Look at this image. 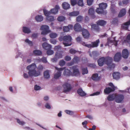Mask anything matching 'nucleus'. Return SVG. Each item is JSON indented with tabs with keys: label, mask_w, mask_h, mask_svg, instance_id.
<instances>
[{
	"label": "nucleus",
	"mask_w": 130,
	"mask_h": 130,
	"mask_svg": "<svg viewBox=\"0 0 130 130\" xmlns=\"http://www.w3.org/2000/svg\"><path fill=\"white\" fill-rule=\"evenodd\" d=\"M36 64L35 63L27 66V68L29 70L28 73L29 76L37 77L40 75V72L36 70Z\"/></svg>",
	"instance_id": "f257e3e1"
},
{
	"label": "nucleus",
	"mask_w": 130,
	"mask_h": 130,
	"mask_svg": "<svg viewBox=\"0 0 130 130\" xmlns=\"http://www.w3.org/2000/svg\"><path fill=\"white\" fill-rule=\"evenodd\" d=\"M71 37L69 35L64 36V42L63 43L64 46H66L71 45Z\"/></svg>",
	"instance_id": "f03ea898"
},
{
	"label": "nucleus",
	"mask_w": 130,
	"mask_h": 130,
	"mask_svg": "<svg viewBox=\"0 0 130 130\" xmlns=\"http://www.w3.org/2000/svg\"><path fill=\"white\" fill-rule=\"evenodd\" d=\"M55 69L57 71H56L55 72V73L54 75V78L56 79H57L61 76V71L63 70V68H59L56 67Z\"/></svg>",
	"instance_id": "7ed1b4c3"
},
{
	"label": "nucleus",
	"mask_w": 130,
	"mask_h": 130,
	"mask_svg": "<svg viewBox=\"0 0 130 130\" xmlns=\"http://www.w3.org/2000/svg\"><path fill=\"white\" fill-rule=\"evenodd\" d=\"M41 30H42L41 32L42 35H45L50 32L49 26L46 25H42L41 27Z\"/></svg>",
	"instance_id": "20e7f679"
},
{
	"label": "nucleus",
	"mask_w": 130,
	"mask_h": 130,
	"mask_svg": "<svg viewBox=\"0 0 130 130\" xmlns=\"http://www.w3.org/2000/svg\"><path fill=\"white\" fill-rule=\"evenodd\" d=\"M63 92L65 93L69 92L72 89L71 85L68 83H65L63 85Z\"/></svg>",
	"instance_id": "39448f33"
},
{
	"label": "nucleus",
	"mask_w": 130,
	"mask_h": 130,
	"mask_svg": "<svg viewBox=\"0 0 130 130\" xmlns=\"http://www.w3.org/2000/svg\"><path fill=\"white\" fill-rule=\"evenodd\" d=\"M71 69L73 70V74L75 76H79L80 75L78 69L76 66H74L71 67Z\"/></svg>",
	"instance_id": "423d86ee"
},
{
	"label": "nucleus",
	"mask_w": 130,
	"mask_h": 130,
	"mask_svg": "<svg viewBox=\"0 0 130 130\" xmlns=\"http://www.w3.org/2000/svg\"><path fill=\"white\" fill-rule=\"evenodd\" d=\"M100 42L99 39L96 40L95 41L92 42V44H87L86 47L89 48H91L92 47H97L98 45V44Z\"/></svg>",
	"instance_id": "0eeeda50"
},
{
	"label": "nucleus",
	"mask_w": 130,
	"mask_h": 130,
	"mask_svg": "<svg viewBox=\"0 0 130 130\" xmlns=\"http://www.w3.org/2000/svg\"><path fill=\"white\" fill-rule=\"evenodd\" d=\"M124 96L122 94L116 95L115 98V101L118 103H121L124 99Z\"/></svg>",
	"instance_id": "6e6552de"
},
{
	"label": "nucleus",
	"mask_w": 130,
	"mask_h": 130,
	"mask_svg": "<svg viewBox=\"0 0 130 130\" xmlns=\"http://www.w3.org/2000/svg\"><path fill=\"white\" fill-rule=\"evenodd\" d=\"M121 54L120 52H118L115 55L114 57V60L116 62H119L121 59Z\"/></svg>",
	"instance_id": "1a4fd4ad"
},
{
	"label": "nucleus",
	"mask_w": 130,
	"mask_h": 130,
	"mask_svg": "<svg viewBox=\"0 0 130 130\" xmlns=\"http://www.w3.org/2000/svg\"><path fill=\"white\" fill-rule=\"evenodd\" d=\"M82 31L83 35L85 38L87 39L89 38L90 34L87 29L83 28L82 29Z\"/></svg>",
	"instance_id": "9d476101"
},
{
	"label": "nucleus",
	"mask_w": 130,
	"mask_h": 130,
	"mask_svg": "<svg viewBox=\"0 0 130 130\" xmlns=\"http://www.w3.org/2000/svg\"><path fill=\"white\" fill-rule=\"evenodd\" d=\"M129 52L128 50L126 49H124L122 52V56L124 58H127L128 57Z\"/></svg>",
	"instance_id": "9b49d317"
},
{
	"label": "nucleus",
	"mask_w": 130,
	"mask_h": 130,
	"mask_svg": "<svg viewBox=\"0 0 130 130\" xmlns=\"http://www.w3.org/2000/svg\"><path fill=\"white\" fill-rule=\"evenodd\" d=\"M112 58L110 57H105V63L107 66H109L112 62Z\"/></svg>",
	"instance_id": "f8f14e48"
},
{
	"label": "nucleus",
	"mask_w": 130,
	"mask_h": 130,
	"mask_svg": "<svg viewBox=\"0 0 130 130\" xmlns=\"http://www.w3.org/2000/svg\"><path fill=\"white\" fill-rule=\"evenodd\" d=\"M96 12L99 14H102L105 15L107 13V11L104 10L103 9L99 7L97 8L96 10Z\"/></svg>",
	"instance_id": "ddd939ff"
},
{
	"label": "nucleus",
	"mask_w": 130,
	"mask_h": 130,
	"mask_svg": "<svg viewBox=\"0 0 130 130\" xmlns=\"http://www.w3.org/2000/svg\"><path fill=\"white\" fill-rule=\"evenodd\" d=\"M98 62L99 66H103L105 63V57H103L99 58L98 60Z\"/></svg>",
	"instance_id": "4468645a"
},
{
	"label": "nucleus",
	"mask_w": 130,
	"mask_h": 130,
	"mask_svg": "<svg viewBox=\"0 0 130 130\" xmlns=\"http://www.w3.org/2000/svg\"><path fill=\"white\" fill-rule=\"evenodd\" d=\"M115 90V88L113 87L112 88L110 87H106L104 90V93L106 94H108L111 92Z\"/></svg>",
	"instance_id": "2eb2a0df"
},
{
	"label": "nucleus",
	"mask_w": 130,
	"mask_h": 130,
	"mask_svg": "<svg viewBox=\"0 0 130 130\" xmlns=\"http://www.w3.org/2000/svg\"><path fill=\"white\" fill-rule=\"evenodd\" d=\"M74 28L75 30L77 32H79L82 29L81 26L78 23H76L75 25Z\"/></svg>",
	"instance_id": "dca6fc26"
},
{
	"label": "nucleus",
	"mask_w": 130,
	"mask_h": 130,
	"mask_svg": "<svg viewBox=\"0 0 130 130\" xmlns=\"http://www.w3.org/2000/svg\"><path fill=\"white\" fill-rule=\"evenodd\" d=\"M22 30L25 33L28 34L31 32L30 28L28 27L23 26L22 28Z\"/></svg>",
	"instance_id": "f3484780"
},
{
	"label": "nucleus",
	"mask_w": 130,
	"mask_h": 130,
	"mask_svg": "<svg viewBox=\"0 0 130 130\" xmlns=\"http://www.w3.org/2000/svg\"><path fill=\"white\" fill-rule=\"evenodd\" d=\"M42 46L43 48L47 50L51 49L52 48L51 45L46 42L43 43Z\"/></svg>",
	"instance_id": "a211bd4d"
},
{
	"label": "nucleus",
	"mask_w": 130,
	"mask_h": 130,
	"mask_svg": "<svg viewBox=\"0 0 130 130\" xmlns=\"http://www.w3.org/2000/svg\"><path fill=\"white\" fill-rule=\"evenodd\" d=\"M60 8L59 7L58 5H56L55 8L52 9L51 10V13L54 14H56L58 11V10Z\"/></svg>",
	"instance_id": "6ab92c4d"
},
{
	"label": "nucleus",
	"mask_w": 130,
	"mask_h": 130,
	"mask_svg": "<svg viewBox=\"0 0 130 130\" xmlns=\"http://www.w3.org/2000/svg\"><path fill=\"white\" fill-rule=\"evenodd\" d=\"M126 13V10L125 8H123L121 10L118 15V17H121L124 16Z\"/></svg>",
	"instance_id": "aec40b11"
},
{
	"label": "nucleus",
	"mask_w": 130,
	"mask_h": 130,
	"mask_svg": "<svg viewBox=\"0 0 130 130\" xmlns=\"http://www.w3.org/2000/svg\"><path fill=\"white\" fill-rule=\"evenodd\" d=\"M30 56H28L27 57H24L23 59V60L24 62L26 61L27 63H30L31 62V57Z\"/></svg>",
	"instance_id": "412c9836"
},
{
	"label": "nucleus",
	"mask_w": 130,
	"mask_h": 130,
	"mask_svg": "<svg viewBox=\"0 0 130 130\" xmlns=\"http://www.w3.org/2000/svg\"><path fill=\"white\" fill-rule=\"evenodd\" d=\"M130 25V19L128 22L125 23L121 26V27L123 29L127 30L128 29V26Z\"/></svg>",
	"instance_id": "4be33fe9"
},
{
	"label": "nucleus",
	"mask_w": 130,
	"mask_h": 130,
	"mask_svg": "<svg viewBox=\"0 0 130 130\" xmlns=\"http://www.w3.org/2000/svg\"><path fill=\"white\" fill-rule=\"evenodd\" d=\"M98 54L96 51H93L92 52V54L90 53L89 54L90 56L91 57H93L94 59H97V57Z\"/></svg>",
	"instance_id": "5701e85b"
},
{
	"label": "nucleus",
	"mask_w": 130,
	"mask_h": 130,
	"mask_svg": "<svg viewBox=\"0 0 130 130\" xmlns=\"http://www.w3.org/2000/svg\"><path fill=\"white\" fill-rule=\"evenodd\" d=\"M116 95L115 94L109 95L107 97V100L109 101H113L115 99Z\"/></svg>",
	"instance_id": "b1692460"
},
{
	"label": "nucleus",
	"mask_w": 130,
	"mask_h": 130,
	"mask_svg": "<svg viewBox=\"0 0 130 130\" xmlns=\"http://www.w3.org/2000/svg\"><path fill=\"white\" fill-rule=\"evenodd\" d=\"M112 75L114 79L117 80L120 78V74L118 72H115L113 73Z\"/></svg>",
	"instance_id": "393cba45"
},
{
	"label": "nucleus",
	"mask_w": 130,
	"mask_h": 130,
	"mask_svg": "<svg viewBox=\"0 0 130 130\" xmlns=\"http://www.w3.org/2000/svg\"><path fill=\"white\" fill-rule=\"evenodd\" d=\"M77 93L80 95L84 96L86 95V93L83 90L82 88H79L77 90Z\"/></svg>",
	"instance_id": "a878e982"
},
{
	"label": "nucleus",
	"mask_w": 130,
	"mask_h": 130,
	"mask_svg": "<svg viewBox=\"0 0 130 130\" xmlns=\"http://www.w3.org/2000/svg\"><path fill=\"white\" fill-rule=\"evenodd\" d=\"M73 27V26L71 25H69L68 26H64L63 27V30L65 32L68 31L72 28Z\"/></svg>",
	"instance_id": "bb28decb"
},
{
	"label": "nucleus",
	"mask_w": 130,
	"mask_h": 130,
	"mask_svg": "<svg viewBox=\"0 0 130 130\" xmlns=\"http://www.w3.org/2000/svg\"><path fill=\"white\" fill-rule=\"evenodd\" d=\"M36 20L38 22H40L43 20V17L41 15H38L35 17Z\"/></svg>",
	"instance_id": "cd10ccee"
},
{
	"label": "nucleus",
	"mask_w": 130,
	"mask_h": 130,
	"mask_svg": "<svg viewBox=\"0 0 130 130\" xmlns=\"http://www.w3.org/2000/svg\"><path fill=\"white\" fill-rule=\"evenodd\" d=\"M91 29L92 30L98 31L99 30V26L98 24L92 25H91Z\"/></svg>",
	"instance_id": "c85d7f7f"
},
{
	"label": "nucleus",
	"mask_w": 130,
	"mask_h": 130,
	"mask_svg": "<svg viewBox=\"0 0 130 130\" xmlns=\"http://www.w3.org/2000/svg\"><path fill=\"white\" fill-rule=\"evenodd\" d=\"M63 74L65 76H69L71 74V72L69 70L66 69L64 70Z\"/></svg>",
	"instance_id": "c756f323"
},
{
	"label": "nucleus",
	"mask_w": 130,
	"mask_h": 130,
	"mask_svg": "<svg viewBox=\"0 0 130 130\" xmlns=\"http://www.w3.org/2000/svg\"><path fill=\"white\" fill-rule=\"evenodd\" d=\"M92 78L93 80L95 81L98 80L100 79V77L98 76V75L97 73L93 74L92 75Z\"/></svg>",
	"instance_id": "7c9ffc66"
},
{
	"label": "nucleus",
	"mask_w": 130,
	"mask_h": 130,
	"mask_svg": "<svg viewBox=\"0 0 130 130\" xmlns=\"http://www.w3.org/2000/svg\"><path fill=\"white\" fill-rule=\"evenodd\" d=\"M44 76L45 78L48 79L50 77V75L48 70H46L44 71Z\"/></svg>",
	"instance_id": "2f4dec72"
},
{
	"label": "nucleus",
	"mask_w": 130,
	"mask_h": 130,
	"mask_svg": "<svg viewBox=\"0 0 130 130\" xmlns=\"http://www.w3.org/2000/svg\"><path fill=\"white\" fill-rule=\"evenodd\" d=\"M106 22L102 20H100L98 21L96 23L98 25L103 26L105 25Z\"/></svg>",
	"instance_id": "473e14b6"
},
{
	"label": "nucleus",
	"mask_w": 130,
	"mask_h": 130,
	"mask_svg": "<svg viewBox=\"0 0 130 130\" xmlns=\"http://www.w3.org/2000/svg\"><path fill=\"white\" fill-rule=\"evenodd\" d=\"M62 7L65 9H67L70 7V5L67 3H63L62 4Z\"/></svg>",
	"instance_id": "72a5a7b5"
},
{
	"label": "nucleus",
	"mask_w": 130,
	"mask_h": 130,
	"mask_svg": "<svg viewBox=\"0 0 130 130\" xmlns=\"http://www.w3.org/2000/svg\"><path fill=\"white\" fill-rule=\"evenodd\" d=\"M43 11L44 14L45 16H46V17L49 16L52 13L51 10L50 11L46 10V9H43Z\"/></svg>",
	"instance_id": "f704fd0d"
},
{
	"label": "nucleus",
	"mask_w": 130,
	"mask_h": 130,
	"mask_svg": "<svg viewBox=\"0 0 130 130\" xmlns=\"http://www.w3.org/2000/svg\"><path fill=\"white\" fill-rule=\"evenodd\" d=\"M99 7L101 8H102L104 10V9H105L107 7V3H102L100 4H99Z\"/></svg>",
	"instance_id": "c9c22d12"
},
{
	"label": "nucleus",
	"mask_w": 130,
	"mask_h": 130,
	"mask_svg": "<svg viewBox=\"0 0 130 130\" xmlns=\"http://www.w3.org/2000/svg\"><path fill=\"white\" fill-rule=\"evenodd\" d=\"M34 54L36 55L39 56L42 54V52L39 50H35L33 52Z\"/></svg>",
	"instance_id": "e433bc0d"
},
{
	"label": "nucleus",
	"mask_w": 130,
	"mask_h": 130,
	"mask_svg": "<svg viewBox=\"0 0 130 130\" xmlns=\"http://www.w3.org/2000/svg\"><path fill=\"white\" fill-rule=\"evenodd\" d=\"M79 14V12L78 11H73L70 13L69 15L71 16H76L78 15Z\"/></svg>",
	"instance_id": "4c0bfd02"
},
{
	"label": "nucleus",
	"mask_w": 130,
	"mask_h": 130,
	"mask_svg": "<svg viewBox=\"0 0 130 130\" xmlns=\"http://www.w3.org/2000/svg\"><path fill=\"white\" fill-rule=\"evenodd\" d=\"M58 52H57L55 53V57L58 59L62 58V55L60 53H58Z\"/></svg>",
	"instance_id": "58836bf2"
},
{
	"label": "nucleus",
	"mask_w": 130,
	"mask_h": 130,
	"mask_svg": "<svg viewBox=\"0 0 130 130\" xmlns=\"http://www.w3.org/2000/svg\"><path fill=\"white\" fill-rule=\"evenodd\" d=\"M44 68L43 66L41 64H40L37 67L38 69L37 71H39L40 72V75L41 74V71L43 70Z\"/></svg>",
	"instance_id": "ea45409f"
},
{
	"label": "nucleus",
	"mask_w": 130,
	"mask_h": 130,
	"mask_svg": "<svg viewBox=\"0 0 130 130\" xmlns=\"http://www.w3.org/2000/svg\"><path fill=\"white\" fill-rule=\"evenodd\" d=\"M16 119L17 120L18 123L20 125L23 126L26 123L24 122L21 121L18 119Z\"/></svg>",
	"instance_id": "a19ab883"
},
{
	"label": "nucleus",
	"mask_w": 130,
	"mask_h": 130,
	"mask_svg": "<svg viewBox=\"0 0 130 130\" xmlns=\"http://www.w3.org/2000/svg\"><path fill=\"white\" fill-rule=\"evenodd\" d=\"M64 112L67 114L69 115H70L72 116L74 114L73 111L69 110H65Z\"/></svg>",
	"instance_id": "79ce46f5"
},
{
	"label": "nucleus",
	"mask_w": 130,
	"mask_h": 130,
	"mask_svg": "<svg viewBox=\"0 0 130 130\" xmlns=\"http://www.w3.org/2000/svg\"><path fill=\"white\" fill-rule=\"evenodd\" d=\"M57 34L55 33H52L50 34V38H55L57 37Z\"/></svg>",
	"instance_id": "37998d69"
},
{
	"label": "nucleus",
	"mask_w": 130,
	"mask_h": 130,
	"mask_svg": "<svg viewBox=\"0 0 130 130\" xmlns=\"http://www.w3.org/2000/svg\"><path fill=\"white\" fill-rule=\"evenodd\" d=\"M47 19L48 20L51 22L54 21L55 20L54 17L52 16H49L47 17Z\"/></svg>",
	"instance_id": "c03bdc74"
},
{
	"label": "nucleus",
	"mask_w": 130,
	"mask_h": 130,
	"mask_svg": "<svg viewBox=\"0 0 130 130\" xmlns=\"http://www.w3.org/2000/svg\"><path fill=\"white\" fill-rule=\"evenodd\" d=\"M79 59L78 57H75L73 59V61L75 63H77L79 61Z\"/></svg>",
	"instance_id": "a18cd8bd"
},
{
	"label": "nucleus",
	"mask_w": 130,
	"mask_h": 130,
	"mask_svg": "<svg viewBox=\"0 0 130 130\" xmlns=\"http://www.w3.org/2000/svg\"><path fill=\"white\" fill-rule=\"evenodd\" d=\"M65 19V18L63 16H60L58 17L57 18L58 20L60 22L62 21H64Z\"/></svg>",
	"instance_id": "49530a36"
},
{
	"label": "nucleus",
	"mask_w": 130,
	"mask_h": 130,
	"mask_svg": "<svg viewBox=\"0 0 130 130\" xmlns=\"http://www.w3.org/2000/svg\"><path fill=\"white\" fill-rule=\"evenodd\" d=\"M47 54L48 55H51L53 54L54 53L53 51L51 49L47 50L46 52Z\"/></svg>",
	"instance_id": "de8ad7c7"
},
{
	"label": "nucleus",
	"mask_w": 130,
	"mask_h": 130,
	"mask_svg": "<svg viewBox=\"0 0 130 130\" xmlns=\"http://www.w3.org/2000/svg\"><path fill=\"white\" fill-rule=\"evenodd\" d=\"M25 42L28 43L30 46H32V42L29 40L28 39H27L25 40Z\"/></svg>",
	"instance_id": "09e8293b"
},
{
	"label": "nucleus",
	"mask_w": 130,
	"mask_h": 130,
	"mask_svg": "<svg viewBox=\"0 0 130 130\" xmlns=\"http://www.w3.org/2000/svg\"><path fill=\"white\" fill-rule=\"evenodd\" d=\"M88 72V70L87 68L82 69V74L83 75L87 74Z\"/></svg>",
	"instance_id": "8fccbe9b"
},
{
	"label": "nucleus",
	"mask_w": 130,
	"mask_h": 130,
	"mask_svg": "<svg viewBox=\"0 0 130 130\" xmlns=\"http://www.w3.org/2000/svg\"><path fill=\"white\" fill-rule=\"evenodd\" d=\"M66 62L63 60H61L59 62V65L61 66H64Z\"/></svg>",
	"instance_id": "3c124183"
},
{
	"label": "nucleus",
	"mask_w": 130,
	"mask_h": 130,
	"mask_svg": "<svg viewBox=\"0 0 130 130\" xmlns=\"http://www.w3.org/2000/svg\"><path fill=\"white\" fill-rule=\"evenodd\" d=\"M94 12V10L93 8H90L89 10V14L90 15H92L93 14Z\"/></svg>",
	"instance_id": "603ef678"
},
{
	"label": "nucleus",
	"mask_w": 130,
	"mask_h": 130,
	"mask_svg": "<svg viewBox=\"0 0 130 130\" xmlns=\"http://www.w3.org/2000/svg\"><path fill=\"white\" fill-rule=\"evenodd\" d=\"M115 64L112 62L109 66H108L110 70L113 69L115 67Z\"/></svg>",
	"instance_id": "864d4df0"
},
{
	"label": "nucleus",
	"mask_w": 130,
	"mask_h": 130,
	"mask_svg": "<svg viewBox=\"0 0 130 130\" xmlns=\"http://www.w3.org/2000/svg\"><path fill=\"white\" fill-rule=\"evenodd\" d=\"M129 41H130V34L127 36L126 39L124 40V42H128Z\"/></svg>",
	"instance_id": "5fc2aeb1"
},
{
	"label": "nucleus",
	"mask_w": 130,
	"mask_h": 130,
	"mask_svg": "<svg viewBox=\"0 0 130 130\" xmlns=\"http://www.w3.org/2000/svg\"><path fill=\"white\" fill-rule=\"evenodd\" d=\"M78 5L79 6H82L84 4L83 0H79L77 3Z\"/></svg>",
	"instance_id": "6e6d98bb"
},
{
	"label": "nucleus",
	"mask_w": 130,
	"mask_h": 130,
	"mask_svg": "<svg viewBox=\"0 0 130 130\" xmlns=\"http://www.w3.org/2000/svg\"><path fill=\"white\" fill-rule=\"evenodd\" d=\"M45 107L46 108L48 109H50L51 108V106L50 104L47 103L45 104Z\"/></svg>",
	"instance_id": "4d7b16f0"
},
{
	"label": "nucleus",
	"mask_w": 130,
	"mask_h": 130,
	"mask_svg": "<svg viewBox=\"0 0 130 130\" xmlns=\"http://www.w3.org/2000/svg\"><path fill=\"white\" fill-rule=\"evenodd\" d=\"M41 88V87L39 86L36 85L34 86V89L35 90L37 91L40 90Z\"/></svg>",
	"instance_id": "13d9d810"
},
{
	"label": "nucleus",
	"mask_w": 130,
	"mask_h": 130,
	"mask_svg": "<svg viewBox=\"0 0 130 130\" xmlns=\"http://www.w3.org/2000/svg\"><path fill=\"white\" fill-rule=\"evenodd\" d=\"M61 47L59 45L56 46L54 48L55 51H57V52H58V50L61 49Z\"/></svg>",
	"instance_id": "bf43d9fd"
},
{
	"label": "nucleus",
	"mask_w": 130,
	"mask_h": 130,
	"mask_svg": "<svg viewBox=\"0 0 130 130\" xmlns=\"http://www.w3.org/2000/svg\"><path fill=\"white\" fill-rule=\"evenodd\" d=\"M71 58L69 56H65L64 58L65 60L66 61H70L71 59Z\"/></svg>",
	"instance_id": "052dcab7"
},
{
	"label": "nucleus",
	"mask_w": 130,
	"mask_h": 130,
	"mask_svg": "<svg viewBox=\"0 0 130 130\" xmlns=\"http://www.w3.org/2000/svg\"><path fill=\"white\" fill-rule=\"evenodd\" d=\"M82 17L81 16H79L76 18V20L77 22L81 21L82 19Z\"/></svg>",
	"instance_id": "680f3d73"
},
{
	"label": "nucleus",
	"mask_w": 130,
	"mask_h": 130,
	"mask_svg": "<svg viewBox=\"0 0 130 130\" xmlns=\"http://www.w3.org/2000/svg\"><path fill=\"white\" fill-rule=\"evenodd\" d=\"M87 123V122L86 121H85L82 123V124L83 125L84 128H87L86 124Z\"/></svg>",
	"instance_id": "e2e57ef3"
},
{
	"label": "nucleus",
	"mask_w": 130,
	"mask_h": 130,
	"mask_svg": "<svg viewBox=\"0 0 130 130\" xmlns=\"http://www.w3.org/2000/svg\"><path fill=\"white\" fill-rule=\"evenodd\" d=\"M71 3L72 6H74L77 4V2L76 0H71Z\"/></svg>",
	"instance_id": "0e129e2a"
},
{
	"label": "nucleus",
	"mask_w": 130,
	"mask_h": 130,
	"mask_svg": "<svg viewBox=\"0 0 130 130\" xmlns=\"http://www.w3.org/2000/svg\"><path fill=\"white\" fill-rule=\"evenodd\" d=\"M100 94V92L99 91H97L93 93V94H90V95L91 96L97 95H99Z\"/></svg>",
	"instance_id": "69168bd1"
},
{
	"label": "nucleus",
	"mask_w": 130,
	"mask_h": 130,
	"mask_svg": "<svg viewBox=\"0 0 130 130\" xmlns=\"http://www.w3.org/2000/svg\"><path fill=\"white\" fill-rule=\"evenodd\" d=\"M87 3L89 6L91 5L93 2V0H87Z\"/></svg>",
	"instance_id": "338daca9"
},
{
	"label": "nucleus",
	"mask_w": 130,
	"mask_h": 130,
	"mask_svg": "<svg viewBox=\"0 0 130 130\" xmlns=\"http://www.w3.org/2000/svg\"><path fill=\"white\" fill-rule=\"evenodd\" d=\"M118 20L117 18H115L113 19L112 21V23L113 24H116L118 22Z\"/></svg>",
	"instance_id": "774afa93"
}]
</instances>
